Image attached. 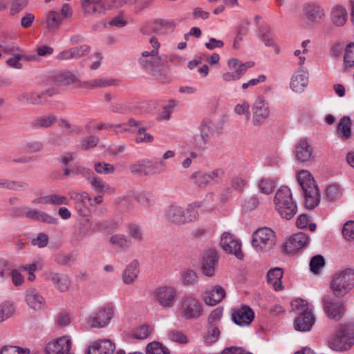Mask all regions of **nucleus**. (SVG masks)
Masks as SVG:
<instances>
[{
    "instance_id": "nucleus-1",
    "label": "nucleus",
    "mask_w": 354,
    "mask_h": 354,
    "mask_svg": "<svg viewBox=\"0 0 354 354\" xmlns=\"http://www.w3.org/2000/svg\"><path fill=\"white\" fill-rule=\"evenodd\" d=\"M354 345V322L339 324L330 335L328 346L337 352L347 351Z\"/></svg>"
},
{
    "instance_id": "nucleus-2",
    "label": "nucleus",
    "mask_w": 354,
    "mask_h": 354,
    "mask_svg": "<svg viewBox=\"0 0 354 354\" xmlns=\"http://www.w3.org/2000/svg\"><path fill=\"white\" fill-rule=\"evenodd\" d=\"M202 206L203 202L192 203L186 209L176 205H171L165 209V217L167 221L175 224L194 222L198 217V209Z\"/></svg>"
},
{
    "instance_id": "nucleus-3",
    "label": "nucleus",
    "mask_w": 354,
    "mask_h": 354,
    "mask_svg": "<svg viewBox=\"0 0 354 354\" xmlns=\"http://www.w3.org/2000/svg\"><path fill=\"white\" fill-rule=\"evenodd\" d=\"M297 180L303 190L306 207L315 208L319 203L320 194L313 176L308 171L302 170L298 174Z\"/></svg>"
},
{
    "instance_id": "nucleus-4",
    "label": "nucleus",
    "mask_w": 354,
    "mask_h": 354,
    "mask_svg": "<svg viewBox=\"0 0 354 354\" xmlns=\"http://www.w3.org/2000/svg\"><path fill=\"white\" fill-rule=\"evenodd\" d=\"M274 205L279 215L287 220L291 219L297 212V206L293 201L290 189L281 186L276 192Z\"/></svg>"
},
{
    "instance_id": "nucleus-5",
    "label": "nucleus",
    "mask_w": 354,
    "mask_h": 354,
    "mask_svg": "<svg viewBox=\"0 0 354 354\" xmlns=\"http://www.w3.org/2000/svg\"><path fill=\"white\" fill-rule=\"evenodd\" d=\"M354 288V270L346 268L335 273L331 279L330 288L335 297L341 298Z\"/></svg>"
},
{
    "instance_id": "nucleus-6",
    "label": "nucleus",
    "mask_w": 354,
    "mask_h": 354,
    "mask_svg": "<svg viewBox=\"0 0 354 354\" xmlns=\"http://www.w3.org/2000/svg\"><path fill=\"white\" fill-rule=\"evenodd\" d=\"M178 313L184 320H196L203 313V304L199 299L192 294H185L181 298Z\"/></svg>"
},
{
    "instance_id": "nucleus-7",
    "label": "nucleus",
    "mask_w": 354,
    "mask_h": 354,
    "mask_svg": "<svg viewBox=\"0 0 354 354\" xmlns=\"http://www.w3.org/2000/svg\"><path fill=\"white\" fill-rule=\"evenodd\" d=\"M178 297L177 289L171 286L162 285L154 288L151 292L153 301L165 310L172 308Z\"/></svg>"
},
{
    "instance_id": "nucleus-8",
    "label": "nucleus",
    "mask_w": 354,
    "mask_h": 354,
    "mask_svg": "<svg viewBox=\"0 0 354 354\" xmlns=\"http://www.w3.org/2000/svg\"><path fill=\"white\" fill-rule=\"evenodd\" d=\"M275 232L269 227H261L252 234V245L257 251L266 252L273 249L276 244Z\"/></svg>"
},
{
    "instance_id": "nucleus-9",
    "label": "nucleus",
    "mask_w": 354,
    "mask_h": 354,
    "mask_svg": "<svg viewBox=\"0 0 354 354\" xmlns=\"http://www.w3.org/2000/svg\"><path fill=\"white\" fill-rule=\"evenodd\" d=\"M114 312L112 304H104L87 317V324L92 328H104L111 322Z\"/></svg>"
},
{
    "instance_id": "nucleus-10",
    "label": "nucleus",
    "mask_w": 354,
    "mask_h": 354,
    "mask_svg": "<svg viewBox=\"0 0 354 354\" xmlns=\"http://www.w3.org/2000/svg\"><path fill=\"white\" fill-rule=\"evenodd\" d=\"M166 165L162 161L153 162L149 159H142L129 166L130 171L140 176L154 175L165 170Z\"/></svg>"
},
{
    "instance_id": "nucleus-11",
    "label": "nucleus",
    "mask_w": 354,
    "mask_h": 354,
    "mask_svg": "<svg viewBox=\"0 0 354 354\" xmlns=\"http://www.w3.org/2000/svg\"><path fill=\"white\" fill-rule=\"evenodd\" d=\"M302 14L310 26L320 24L326 17L324 8L319 3L308 2L304 4Z\"/></svg>"
},
{
    "instance_id": "nucleus-12",
    "label": "nucleus",
    "mask_w": 354,
    "mask_h": 354,
    "mask_svg": "<svg viewBox=\"0 0 354 354\" xmlns=\"http://www.w3.org/2000/svg\"><path fill=\"white\" fill-rule=\"evenodd\" d=\"M323 308L329 319L339 321L344 315L346 306L342 301L326 296L323 298Z\"/></svg>"
},
{
    "instance_id": "nucleus-13",
    "label": "nucleus",
    "mask_w": 354,
    "mask_h": 354,
    "mask_svg": "<svg viewBox=\"0 0 354 354\" xmlns=\"http://www.w3.org/2000/svg\"><path fill=\"white\" fill-rule=\"evenodd\" d=\"M252 112L253 125H262L270 115L268 103L262 97H258L252 104Z\"/></svg>"
},
{
    "instance_id": "nucleus-14",
    "label": "nucleus",
    "mask_w": 354,
    "mask_h": 354,
    "mask_svg": "<svg viewBox=\"0 0 354 354\" xmlns=\"http://www.w3.org/2000/svg\"><path fill=\"white\" fill-rule=\"evenodd\" d=\"M220 245L223 250L232 254L239 259L243 258L241 251V243L236 237L229 232H224L221 235Z\"/></svg>"
},
{
    "instance_id": "nucleus-15",
    "label": "nucleus",
    "mask_w": 354,
    "mask_h": 354,
    "mask_svg": "<svg viewBox=\"0 0 354 354\" xmlns=\"http://www.w3.org/2000/svg\"><path fill=\"white\" fill-rule=\"evenodd\" d=\"M233 322L238 326H247L254 319V312L247 305H241L232 310Z\"/></svg>"
},
{
    "instance_id": "nucleus-16",
    "label": "nucleus",
    "mask_w": 354,
    "mask_h": 354,
    "mask_svg": "<svg viewBox=\"0 0 354 354\" xmlns=\"http://www.w3.org/2000/svg\"><path fill=\"white\" fill-rule=\"evenodd\" d=\"M71 339L69 336H63L49 342L46 348L47 354H71Z\"/></svg>"
},
{
    "instance_id": "nucleus-17",
    "label": "nucleus",
    "mask_w": 354,
    "mask_h": 354,
    "mask_svg": "<svg viewBox=\"0 0 354 354\" xmlns=\"http://www.w3.org/2000/svg\"><path fill=\"white\" fill-rule=\"evenodd\" d=\"M310 237L303 233L299 232L291 236L285 243L284 250L287 253L296 252L309 243Z\"/></svg>"
},
{
    "instance_id": "nucleus-18",
    "label": "nucleus",
    "mask_w": 354,
    "mask_h": 354,
    "mask_svg": "<svg viewBox=\"0 0 354 354\" xmlns=\"http://www.w3.org/2000/svg\"><path fill=\"white\" fill-rule=\"evenodd\" d=\"M161 57L160 54L152 55L149 50L142 52L138 59V64L147 71H152L160 66Z\"/></svg>"
},
{
    "instance_id": "nucleus-19",
    "label": "nucleus",
    "mask_w": 354,
    "mask_h": 354,
    "mask_svg": "<svg viewBox=\"0 0 354 354\" xmlns=\"http://www.w3.org/2000/svg\"><path fill=\"white\" fill-rule=\"evenodd\" d=\"M46 278L60 292L67 291L71 286L69 277L63 273L50 271L46 273Z\"/></svg>"
},
{
    "instance_id": "nucleus-20",
    "label": "nucleus",
    "mask_w": 354,
    "mask_h": 354,
    "mask_svg": "<svg viewBox=\"0 0 354 354\" xmlns=\"http://www.w3.org/2000/svg\"><path fill=\"white\" fill-rule=\"evenodd\" d=\"M90 196L85 192L71 193V198L75 202V208L82 216L88 215V205H91Z\"/></svg>"
},
{
    "instance_id": "nucleus-21",
    "label": "nucleus",
    "mask_w": 354,
    "mask_h": 354,
    "mask_svg": "<svg viewBox=\"0 0 354 354\" xmlns=\"http://www.w3.org/2000/svg\"><path fill=\"white\" fill-rule=\"evenodd\" d=\"M52 81L55 86H58L77 84L80 87V84L82 83L75 75L68 71L57 72L53 75Z\"/></svg>"
},
{
    "instance_id": "nucleus-22",
    "label": "nucleus",
    "mask_w": 354,
    "mask_h": 354,
    "mask_svg": "<svg viewBox=\"0 0 354 354\" xmlns=\"http://www.w3.org/2000/svg\"><path fill=\"white\" fill-rule=\"evenodd\" d=\"M295 154L300 162L309 161L313 156V149L306 138L300 139L295 145Z\"/></svg>"
},
{
    "instance_id": "nucleus-23",
    "label": "nucleus",
    "mask_w": 354,
    "mask_h": 354,
    "mask_svg": "<svg viewBox=\"0 0 354 354\" xmlns=\"http://www.w3.org/2000/svg\"><path fill=\"white\" fill-rule=\"evenodd\" d=\"M348 19L346 9L342 5H334L330 11V20L337 27H342L345 25Z\"/></svg>"
},
{
    "instance_id": "nucleus-24",
    "label": "nucleus",
    "mask_w": 354,
    "mask_h": 354,
    "mask_svg": "<svg viewBox=\"0 0 354 354\" xmlns=\"http://www.w3.org/2000/svg\"><path fill=\"white\" fill-rule=\"evenodd\" d=\"M115 349V344L109 339L95 342L88 348V354H112Z\"/></svg>"
},
{
    "instance_id": "nucleus-25",
    "label": "nucleus",
    "mask_w": 354,
    "mask_h": 354,
    "mask_svg": "<svg viewBox=\"0 0 354 354\" xmlns=\"http://www.w3.org/2000/svg\"><path fill=\"white\" fill-rule=\"evenodd\" d=\"M308 82V71L304 68H299L292 77L290 87L292 91L300 93L307 86Z\"/></svg>"
},
{
    "instance_id": "nucleus-26",
    "label": "nucleus",
    "mask_w": 354,
    "mask_h": 354,
    "mask_svg": "<svg viewBox=\"0 0 354 354\" xmlns=\"http://www.w3.org/2000/svg\"><path fill=\"white\" fill-rule=\"evenodd\" d=\"M81 6L86 15L98 16L105 10V6L102 0H82Z\"/></svg>"
},
{
    "instance_id": "nucleus-27",
    "label": "nucleus",
    "mask_w": 354,
    "mask_h": 354,
    "mask_svg": "<svg viewBox=\"0 0 354 354\" xmlns=\"http://www.w3.org/2000/svg\"><path fill=\"white\" fill-rule=\"evenodd\" d=\"M26 301L28 306L35 310H42L46 306L45 299L35 289H31L27 291Z\"/></svg>"
},
{
    "instance_id": "nucleus-28",
    "label": "nucleus",
    "mask_w": 354,
    "mask_h": 354,
    "mask_svg": "<svg viewBox=\"0 0 354 354\" xmlns=\"http://www.w3.org/2000/svg\"><path fill=\"white\" fill-rule=\"evenodd\" d=\"M315 318L312 312L301 313L295 321V328L299 331H309L315 324Z\"/></svg>"
},
{
    "instance_id": "nucleus-29",
    "label": "nucleus",
    "mask_w": 354,
    "mask_h": 354,
    "mask_svg": "<svg viewBox=\"0 0 354 354\" xmlns=\"http://www.w3.org/2000/svg\"><path fill=\"white\" fill-rule=\"evenodd\" d=\"M218 263V257L215 251H210L203 257L202 272L208 277H212L215 273V268Z\"/></svg>"
},
{
    "instance_id": "nucleus-30",
    "label": "nucleus",
    "mask_w": 354,
    "mask_h": 354,
    "mask_svg": "<svg viewBox=\"0 0 354 354\" xmlns=\"http://www.w3.org/2000/svg\"><path fill=\"white\" fill-rule=\"evenodd\" d=\"M118 80L113 78L99 77L86 82H83L80 84V87L84 88H103L111 86H115Z\"/></svg>"
},
{
    "instance_id": "nucleus-31",
    "label": "nucleus",
    "mask_w": 354,
    "mask_h": 354,
    "mask_svg": "<svg viewBox=\"0 0 354 354\" xmlns=\"http://www.w3.org/2000/svg\"><path fill=\"white\" fill-rule=\"evenodd\" d=\"M283 275V271L279 268L270 269L267 273V281L268 284L276 291H281L283 290V286L281 282Z\"/></svg>"
},
{
    "instance_id": "nucleus-32",
    "label": "nucleus",
    "mask_w": 354,
    "mask_h": 354,
    "mask_svg": "<svg viewBox=\"0 0 354 354\" xmlns=\"http://www.w3.org/2000/svg\"><path fill=\"white\" fill-rule=\"evenodd\" d=\"M139 274V263L133 260L127 266L122 272V281L127 285L132 284Z\"/></svg>"
},
{
    "instance_id": "nucleus-33",
    "label": "nucleus",
    "mask_w": 354,
    "mask_h": 354,
    "mask_svg": "<svg viewBox=\"0 0 354 354\" xmlns=\"http://www.w3.org/2000/svg\"><path fill=\"white\" fill-rule=\"evenodd\" d=\"M225 296V291L221 286H216L212 290L206 292L205 303L208 306H215L222 301Z\"/></svg>"
},
{
    "instance_id": "nucleus-34",
    "label": "nucleus",
    "mask_w": 354,
    "mask_h": 354,
    "mask_svg": "<svg viewBox=\"0 0 354 354\" xmlns=\"http://www.w3.org/2000/svg\"><path fill=\"white\" fill-rule=\"evenodd\" d=\"M216 127L214 122L210 120H205L200 126L201 131V145H206L210 140L212 135L214 133Z\"/></svg>"
},
{
    "instance_id": "nucleus-35",
    "label": "nucleus",
    "mask_w": 354,
    "mask_h": 354,
    "mask_svg": "<svg viewBox=\"0 0 354 354\" xmlns=\"http://www.w3.org/2000/svg\"><path fill=\"white\" fill-rule=\"evenodd\" d=\"M175 26L176 23L173 20L159 19L153 24L152 30L158 35H165L172 31Z\"/></svg>"
},
{
    "instance_id": "nucleus-36",
    "label": "nucleus",
    "mask_w": 354,
    "mask_h": 354,
    "mask_svg": "<svg viewBox=\"0 0 354 354\" xmlns=\"http://www.w3.org/2000/svg\"><path fill=\"white\" fill-rule=\"evenodd\" d=\"M110 243L115 248L122 251L127 250L131 245V239L122 234H115L109 238Z\"/></svg>"
},
{
    "instance_id": "nucleus-37",
    "label": "nucleus",
    "mask_w": 354,
    "mask_h": 354,
    "mask_svg": "<svg viewBox=\"0 0 354 354\" xmlns=\"http://www.w3.org/2000/svg\"><path fill=\"white\" fill-rule=\"evenodd\" d=\"M44 93L41 92H30L21 94L19 97V100L25 104L39 105L44 104L43 98Z\"/></svg>"
},
{
    "instance_id": "nucleus-38",
    "label": "nucleus",
    "mask_w": 354,
    "mask_h": 354,
    "mask_svg": "<svg viewBox=\"0 0 354 354\" xmlns=\"http://www.w3.org/2000/svg\"><path fill=\"white\" fill-rule=\"evenodd\" d=\"M103 202V198L102 196H97L93 198L90 196V203L91 205H88V214L90 212H93L94 214L100 216L104 214L106 208L104 206H101L97 207L98 205H100Z\"/></svg>"
},
{
    "instance_id": "nucleus-39",
    "label": "nucleus",
    "mask_w": 354,
    "mask_h": 354,
    "mask_svg": "<svg viewBox=\"0 0 354 354\" xmlns=\"http://www.w3.org/2000/svg\"><path fill=\"white\" fill-rule=\"evenodd\" d=\"M178 102L174 100H169L168 102L164 105L157 119L159 121H167L170 120L171 117V113L174 111V108L177 106Z\"/></svg>"
},
{
    "instance_id": "nucleus-40",
    "label": "nucleus",
    "mask_w": 354,
    "mask_h": 354,
    "mask_svg": "<svg viewBox=\"0 0 354 354\" xmlns=\"http://www.w3.org/2000/svg\"><path fill=\"white\" fill-rule=\"evenodd\" d=\"M209 178L207 173L202 171H195L190 176L192 183L201 188H205L209 185Z\"/></svg>"
},
{
    "instance_id": "nucleus-41",
    "label": "nucleus",
    "mask_w": 354,
    "mask_h": 354,
    "mask_svg": "<svg viewBox=\"0 0 354 354\" xmlns=\"http://www.w3.org/2000/svg\"><path fill=\"white\" fill-rule=\"evenodd\" d=\"M277 181L270 177H263L258 183L260 192L265 194L272 193L275 188Z\"/></svg>"
},
{
    "instance_id": "nucleus-42",
    "label": "nucleus",
    "mask_w": 354,
    "mask_h": 354,
    "mask_svg": "<svg viewBox=\"0 0 354 354\" xmlns=\"http://www.w3.org/2000/svg\"><path fill=\"white\" fill-rule=\"evenodd\" d=\"M351 120L348 116H344L339 121L337 131L340 133L342 139H348L351 136Z\"/></svg>"
},
{
    "instance_id": "nucleus-43",
    "label": "nucleus",
    "mask_w": 354,
    "mask_h": 354,
    "mask_svg": "<svg viewBox=\"0 0 354 354\" xmlns=\"http://www.w3.org/2000/svg\"><path fill=\"white\" fill-rule=\"evenodd\" d=\"M62 19L61 15L57 12H50L46 16V24L48 30L50 31L57 30L62 23Z\"/></svg>"
},
{
    "instance_id": "nucleus-44",
    "label": "nucleus",
    "mask_w": 354,
    "mask_h": 354,
    "mask_svg": "<svg viewBox=\"0 0 354 354\" xmlns=\"http://www.w3.org/2000/svg\"><path fill=\"white\" fill-rule=\"evenodd\" d=\"M22 59H25L28 61H36L37 57L36 56H25L20 53H15L12 57L9 58L6 61V64L11 68L19 69L22 67V65L20 63V60Z\"/></svg>"
},
{
    "instance_id": "nucleus-45",
    "label": "nucleus",
    "mask_w": 354,
    "mask_h": 354,
    "mask_svg": "<svg viewBox=\"0 0 354 354\" xmlns=\"http://www.w3.org/2000/svg\"><path fill=\"white\" fill-rule=\"evenodd\" d=\"M90 181L91 186L97 192H102L104 189L110 191L111 192H113V189L107 185L102 178L100 177L95 176L93 173H92V176L89 177L88 179Z\"/></svg>"
},
{
    "instance_id": "nucleus-46",
    "label": "nucleus",
    "mask_w": 354,
    "mask_h": 354,
    "mask_svg": "<svg viewBox=\"0 0 354 354\" xmlns=\"http://www.w3.org/2000/svg\"><path fill=\"white\" fill-rule=\"evenodd\" d=\"M291 308L292 310L298 315L306 312H312V308L310 307L308 304L305 300L299 298L292 301Z\"/></svg>"
},
{
    "instance_id": "nucleus-47",
    "label": "nucleus",
    "mask_w": 354,
    "mask_h": 354,
    "mask_svg": "<svg viewBox=\"0 0 354 354\" xmlns=\"http://www.w3.org/2000/svg\"><path fill=\"white\" fill-rule=\"evenodd\" d=\"M87 223H89L88 226L84 225L80 228V236L76 238L77 240H80L82 239L84 236L91 234L102 229V224L101 222L90 223L89 220H87Z\"/></svg>"
},
{
    "instance_id": "nucleus-48",
    "label": "nucleus",
    "mask_w": 354,
    "mask_h": 354,
    "mask_svg": "<svg viewBox=\"0 0 354 354\" xmlns=\"http://www.w3.org/2000/svg\"><path fill=\"white\" fill-rule=\"evenodd\" d=\"M147 354H169V351L160 342H153L146 347Z\"/></svg>"
},
{
    "instance_id": "nucleus-49",
    "label": "nucleus",
    "mask_w": 354,
    "mask_h": 354,
    "mask_svg": "<svg viewBox=\"0 0 354 354\" xmlns=\"http://www.w3.org/2000/svg\"><path fill=\"white\" fill-rule=\"evenodd\" d=\"M15 313V307L10 301H6L0 305V323L11 317Z\"/></svg>"
},
{
    "instance_id": "nucleus-50",
    "label": "nucleus",
    "mask_w": 354,
    "mask_h": 354,
    "mask_svg": "<svg viewBox=\"0 0 354 354\" xmlns=\"http://www.w3.org/2000/svg\"><path fill=\"white\" fill-rule=\"evenodd\" d=\"M94 169L97 174H111L115 172V167L105 162H97L94 164Z\"/></svg>"
},
{
    "instance_id": "nucleus-51",
    "label": "nucleus",
    "mask_w": 354,
    "mask_h": 354,
    "mask_svg": "<svg viewBox=\"0 0 354 354\" xmlns=\"http://www.w3.org/2000/svg\"><path fill=\"white\" fill-rule=\"evenodd\" d=\"M57 121L55 115H48L37 118L35 125L38 127H49Z\"/></svg>"
},
{
    "instance_id": "nucleus-52",
    "label": "nucleus",
    "mask_w": 354,
    "mask_h": 354,
    "mask_svg": "<svg viewBox=\"0 0 354 354\" xmlns=\"http://www.w3.org/2000/svg\"><path fill=\"white\" fill-rule=\"evenodd\" d=\"M344 61L346 66H354V43L348 44L344 50Z\"/></svg>"
},
{
    "instance_id": "nucleus-53",
    "label": "nucleus",
    "mask_w": 354,
    "mask_h": 354,
    "mask_svg": "<svg viewBox=\"0 0 354 354\" xmlns=\"http://www.w3.org/2000/svg\"><path fill=\"white\" fill-rule=\"evenodd\" d=\"M324 264L325 261L324 257L320 254H317L311 259L309 263L310 269L313 273L318 274L319 269L323 268Z\"/></svg>"
},
{
    "instance_id": "nucleus-54",
    "label": "nucleus",
    "mask_w": 354,
    "mask_h": 354,
    "mask_svg": "<svg viewBox=\"0 0 354 354\" xmlns=\"http://www.w3.org/2000/svg\"><path fill=\"white\" fill-rule=\"evenodd\" d=\"M138 136L135 138L136 143L147 142L151 143L153 141V136L147 133L146 129L143 127H140L137 131Z\"/></svg>"
},
{
    "instance_id": "nucleus-55",
    "label": "nucleus",
    "mask_w": 354,
    "mask_h": 354,
    "mask_svg": "<svg viewBox=\"0 0 354 354\" xmlns=\"http://www.w3.org/2000/svg\"><path fill=\"white\" fill-rule=\"evenodd\" d=\"M49 196V205H68L69 199L63 195L57 193H52Z\"/></svg>"
},
{
    "instance_id": "nucleus-56",
    "label": "nucleus",
    "mask_w": 354,
    "mask_h": 354,
    "mask_svg": "<svg viewBox=\"0 0 354 354\" xmlns=\"http://www.w3.org/2000/svg\"><path fill=\"white\" fill-rule=\"evenodd\" d=\"M99 138L95 136H89L83 138L81 140V149L84 151H87L96 147L99 143Z\"/></svg>"
},
{
    "instance_id": "nucleus-57",
    "label": "nucleus",
    "mask_w": 354,
    "mask_h": 354,
    "mask_svg": "<svg viewBox=\"0 0 354 354\" xmlns=\"http://www.w3.org/2000/svg\"><path fill=\"white\" fill-rule=\"evenodd\" d=\"M220 335V331L218 328L212 326L209 328L207 332L204 335V342L207 344H212L216 342Z\"/></svg>"
},
{
    "instance_id": "nucleus-58",
    "label": "nucleus",
    "mask_w": 354,
    "mask_h": 354,
    "mask_svg": "<svg viewBox=\"0 0 354 354\" xmlns=\"http://www.w3.org/2000/svg\"><path fill=\"white\" fill-rule=\"evenodd\" d=\"M127 232L129 236L138 242L143 239V234L140 227L136 224H129L127 227Z\"/></svg>"
},
{
    "instance_id": "nucleus-59",
    "label": "nucleus",
    "mask_w": 354,
    "mask_h": 354,
    "mask_svg": "<svg viewBox=\"0 0 354 354\" xmlns=\"http://www.w3.org/2000/svg\"><path fill=\"white\" fill-rule=\"evenodd\" d=\"M250 104L248 102L243 101L242 103L237 104L234 106V112L239 115H244L246 121L250 119Z\"/></svg>"
},
{
    "instance_id": "nucleus-60",
    "label": "nucleus",
    "mask_w": 354,
    "mask_h": 354,
    "mask_svg": "<svg viewBox=\"0 0 354 354\" xmlns=\"http://www.w3.org/2000/svg\"><path fill=\"white\" fill-rule=\"evenodd\" d=\"M28 4L26 0H13L10 6V15H15L24 10Z\"/></svg>"
},
{
    "instance_id": "nucleus-61",
    "label": "nucleus",
    "mask_w": 354,
    "mask_h": 354,
    "mask_svg": "<svg viewBox=\"0 0 354 354\" xmlns=\"http://www.w3.org/2000/svg\"><path fill=\"white\" fill-rule=\"evenodd\" d=\"M309 218L306 214H301L297 219L296 225L299 228H304L308 226L310 231L314 232L316 229L315 223H309Z\"/></svg>"
},
{
    "instance_id": "nucleus-62",
    "label": "nucleus",
    "mask_w": 354,
    "mask_h": 354,
    "mask_svg": "<svg viewBox=\"0 0 354 354\" xmlns=\"http://www.w3.org/2000/svg\"><path fill=\"white\" fill-rule=\"evenodd\" d=\"M169 339L176 343L186 344L188 343V339L186 335L180 331H170L168 333Z\"/></svg>"
},
{
    "instance_id": "nucleus-63",
    "label": "nucleus",
    "mask_w": 354,
    "mask_h": 354,
    "mask_svg": "<svg viewBox=\"0 0 354 354\" xmlns=\"http://www.w3.org/2000/svg\"><path fill=\"white\" fill-rule=\"evenodd\" d=\"M0 354H29V350L14 346H3Z\"/></svg>"
},
{
    "instance_id": "nucleus-64",
    "label": "nucleus",
    "mask_w": 354,
    "mask_h": 354,
    "mask_svg": "<svg viewBox=\"0 0 354 354\" xmlns=\"http://www.w3.org/2000/svg\"><path fill=\"white\" fill-rule=\"evenodd\" d=\"M342 234L344 237L348 240L351 241L354 239V221H350L346 222L343 227Z\"/></svg>"
}]
</instances>
